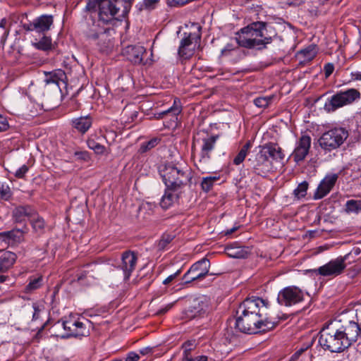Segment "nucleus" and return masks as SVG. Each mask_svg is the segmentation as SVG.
<instances>
[{
  "label": "nucleus",
  "instance_id": "obj_1",
  "mask_svg": "<svg viewBox=\"0 0 361 361\" xmlns=\"http://www.w3.org/2000/svg\"><path fill=\"white\" fill-rule=\"evenodd\" d=\"M237 314L235 327L247 334L269 331L277 324L269 315L268 302L260 298L245 299L239 305Z\"/></svg>",
  "mask_w": 361,
  "mask_h": 361
},
{
  "label": "nucleus",
  "instance_id": "obj_2",
  "mask_svg": "<svg viewBox=\"0 0 361 361\" xmlns=\"http://www.w3.org/2000/svg\"><path fill=\"white\" fill-rule=\"evenodd\" d=\"M266 24L263 22H255L242 28L235 37L237 44L247 49L257 48L261 49L271 43V37L266 35Z\"/></svg>",
  "mask_w": 361,
  "mask_h": 361
},
{
  "label": "nucleus",
  "instance_id": "obj_3",
  "mask_svg": "<svg viewBox=\"0 0 361 361\" xmlns=\"http://www.w3.org/2000/svg\"><path fill=\"white\" fill-rule=\"evenodd\" d=\"M99 21L104 24L114 20L121 21L125 18L131 8L128 0H96Z\"/></svg>",
  "mask_w": 361,
  "mask_h": 361
},
{
  "label": "nucleus",
  "instance_id": "obj_4",
  "mask_svg": "<svg viewBox=\"0 0 361 361\" xmlns=\"http://www.w3.org/2000/svg\"><path fill=\"white\" fill-rule=\"evenodd\" d=\"M90 322L84 317H79L77 314H70L65 319L59 321L54 324V328L62 327L65 331L64 334L57 335L62 338L69 337L87 336L90 334L89 327Z\"/></svg>",
  "mask_w": 361,
  "mask_h": 361
},
{
  "label": "nucleus",
  "instance_id": "obj_5",
  "mask_svg": "<svg viewBox=\"0 0 361 361\" xmlns=\"http://www.w3.org/2000/svg\"><path fill=\"white\" fill-rule=\"evenodd\" d=\"M159 173L168 188L180 189L189 179L188 174L172 164L160 168Z\"/></svg>",
  "mask_w": 361,
  "mask_h": 361
},
{
  "label": "nucleus",
  "instance_id": "obj_6",
  "mask_svg": "<svg viewBox=\"0 0 361 361\" xmlns=\"http://www.w3.org/2000/svg\"><path fill=\"white\" fill-rule=\"evenodd\" d=\"M338 333L337 328L327 327L323 329L320 332L319 343L323 348L334 353L342 352L348 348L341 335Z\"/></svg>",
  "mask_w": 361,
  "mask_h": 361
},
{
  "label": "nucleus",
  "instance_id": "obj_7",
  "mask_svg": "<svg viewBox=\"0 0 361 361\" xmlns=\"http://www.w3.org/2000/svg\"><path fill=\"white\" fill-rule=\"evenodd\" d=\"M361 97L360 92L354 88L339 91L329 97L324 104V109L332 112L344 106L351 104Z\"/></svg>",
  "mask_w": 361,
  "mask_h": 361
},
{
  "label": "nucleus",
  "instance_id": "obj_8",
  "mask_svg": "<svg viewBox=\"0 0 361 361\" xmlns=\"http://www.w3.org/2000/svg\"><path fill=\"white\" fill-rule=\"evenodd\" d=\"M338 334L349 348L353 343L361 337V305L355 310V320L348 321L337 328Z\"/></svg>",
  "mask_w": 361,
  "mask_h": 361
},
{
  "label": "nucleus",
  "instance_id": "obj_9",
  "mask_svg": "<svg viewBox=\"0 0 361 361\" xmlns=\"http://www.w3.org/2000/svg\"><path fill=\"white\" fill-rule=\"evenodd\" d=\"M348 137V132L344 128H334L324 133L319 139L320 147L331 152L339 147Z\"/></svg>",
  "mask_w": 361,
  "mask_h": 361
},
{
  "label": "nucleus",
  "instance_id": "obj_10",
  "mask_svg": "<svg viewBox=\"0 0 361 361\" xmlns=\"http://www.w3.org/2000/svg\"><path fill=\"white\" fill-rule=\"evenodd\" d=\"M209 260L207 257H203L195 262L183 276V283L189 284L194 281H201L209 274Z\"/></svg>",
  "mask_w": 361,
  "mask_h": 361
},
{
  "label": "nucleus",
  "instance_id": "obj_11",
  "mask_svg": "<svg viewBox=\"0 0 361 361\" xmlns=\"http://www.w3.org/2000/svg\"><path fill=\"white\" fill-rule=\"evenodd\" d=\"M219 139V135H209L201 138V147L200 158L195 166L197 169L204 173L206 171V166L209 164L211 159V152L214 149L216 142Z\"/></svg>",
  "mask_w": 361,
  "mask_h": 361
},
{
  "label": "nucleus",
  "instance_id": "obj_12",
  "mask_svg": "<svg viewBox=\"0 0 361 361\" xmlns=\"http://www.w3.org/2000/svg\"><path fill=\"white\" fill-rule=\"evenodd\" d=\"M87 37L90 40L97 42L96 44L99 51L104 54H109L114 49V42L106 30L103 29L97 30L96 25L90 29L87 33Z\"/></svg>",
  "mask_w": 361,
  "mask_h": 361
},
{
  "label": "nucleus",
  "instance_id": "obj_13",
  "mask_svg": "<svg viewBox=\"0 0 361 361\" xmlns=\"http://www.w3.org/2000/svg\"><path fill=\"white\" fill-rule=\"evenodd\" d=\"M196 26L197 32L184 33V37L180 40L178 54L180 57L188 59H190L195 52V49L201 39V26L194 24Z\"/></svg>",
  "mask_w": 361,
  "mask_h": 361
},
{
  "label": "nucleus",
  "instance_id": "obj_14",
  "mask_svg": "<svg viewBox=\"0 0 361 361\" xmlns=\"http://www.w3.org/2000/svg\"><path fill=\"white\" fill-rule=\"evenodd\" d=\"M212 310L211 299L206 295L195 298L190 305L184 311L185 318L192 319L196 317H202Z\"/></svg>",
  "mask_w": 361,
  "mask_h": 361
},
{
  "label": "nucleus",
  "instance_id": "obj_15",
  "mask_svg": "<svg viewBox=\"0 0 361 361\" xmlns=\"http://www.w3.org/2000/svg\"><path fill=\"white\" fill-rule=\"evenodd\" d=\"M347 264L343 256H339L330 260L324 265L311 270V271L324 277H336L344 271Z\"/></svg>",
  "mask_w": 361,
  "mask_h": 361
},
{
  "label": "nucleus",
  "instance_id": "obj_16",
  "mask_svg": "<svg viewBox=\"0 0 361 361\" xmlns=\"http://www.w3.org/2000/svg\"><path fill=\"white\" fill-rule=\"evenodd\" d=\"M304 292L297 286L286 287L279 292L278 302L286 307H291L303 301Z\"/></svg>",
  "mask_w": 361,
  "mask_h": 361
},
{
  "label": "nucleus",
  "instance_id": "obj_17",
  "mask_svg": "<svg viewBox=\"0 0 361 361\" xmlns=\"http://www.w3.org/2000/svg\"><path fill=\"white\" fill-rule=\"evenodd\" d=\"M253 172L261 176H266L272 169V163L261 149L255 159H249Z\"/></svg>",
  "mask_w": 361,
  "mask_h": 361
},
{
  "label": "nucleus",
  "instance_id": "obj_18",
  "mask_svg": "<svg viewBox=\"0 0 361 361\" xmlns=\"http://www.w3.org/2000/svg\"><path fill=\"white\" fill-rule=\"evenodd\" d=\"M312 139L307 135H302L295 142V149L291 154L294 161L299 163L303 161L309 153Z\"/></svg>",
  "mask_w": 361,
  "mask_h": 361
},
{
  "label": "nucleus",
  "instance_id": "obj_19",
  "mask_svg": "<svg viewBox=\"0 0 361 361\" xmlns=\"http://www.w3.org/2000/svg\"><path fill=\"white\" fill-rule=\"evenodd\" d=\"M137 257L135 252L128 250L122 254L121 268L123 271L124 278L128 279L135 269Z\"/></svg>",
  "mask_w": 361,
  "mask_h": 361
},
{
  "label": "nucleus",
  "instance_id": "obj_20",
  "mask_svg": "<svg viewBox=\"0 0 361 361\" xmlns=\"http://www.w3.org/2000/svg\"><path fill=\"white\" fill-rule=\"evenodd\" d=\"M145 53V48L140 45H128L122 50V55L134 64L142 63Z\"/></svg>",
  "mask_w": 361,
  "mask_h": 361
},
{
  "label": "nucleus",
  "instance_id": "obj_21",
  "mask_svg": "<svg viewBox=\"0 0 361 361\" xmlns=\"http://www.w3.org/2000/svg\"><path fill=\"white\" fill-rule=\"evenodd\" d=\"M337 179L338 175L336 173L326 175L318 185L314 194V199L319 200L325 197L333 188Z\"/></svg>",
  "mask_w": 361,
  "mask_h": 361
},
{
  "label": "nucleus",
  "instance_id": "obj_22",
  "mask_svg": "<svg viewBox=\"0 0 361 361\" xmlns=\"http://www.w3.org/2000/svg\"><path fill=\"white\" fill-rule=\"evenodd\" d=\"M180 189L166 188L164 195L160 201V206L164 209L172 207L179 199Z\"/></svg>",
  "mask_w": 361,
  "mask_h": 361
},
{
  "label": "nucleus",
  "instance_id": "obj_23",
  "mask_svg": "<svg viewBox=\"0 0 361 361\" xmlns=\"http://www.w3.org/2000/svg\"><path fill=\"white\" fill-rule=\"evenodd\" d=\"M25 232L20 229H13L9 231L0 233V240L8 245H14L24 240Z\"/></svg>",
  "mask_w": 361,
  "mask_h": 361
},
{
  "label": "nucleus",
  "instance_id": "obj_24",
  "mask_svg": "<svg viewBox=\"0 0 361 361\" xmlns=\"http://www.w3.org/2000/svg\"><path fill=\"white\" fill-rule=\"evenodd\" d=\"M267 157H271L274 161H281L284 159L281 147L276 143L269 142L261 147Z\"/></svg>",
  "mask_w": 361,
  "mask_h": 361
},
{
  "label": "nucleus",
  "instance_id": "obj_25",
  "mask_svg": "<svg viewBox=\"0 0 361 361\" xmlns=\"http://www.w3.org/2000/svg\"><path fill=\"white\" fill-rule=\"evenodd\" d=\"M66 79L65 72L61 69H56L51 72H44V82L46 85L55 84L59 87L61 82Z\"/></svg>",
  "mask_w": 361,
  "mask_h": 361
},
{
  "label": "nucleus",
  "instance_id": "obj_26",
  "mask_svg": "<svg viewBox=\"0 0 361 361\" xmlns=\"http://www.w3.org/2000/svg\"><path fill=\"white\" fill-rule=\"evenodd\" d=\"M17 259L16 255L10 251H6L0 256V273L6 272L10 269Z\"/></svg>",
  "mask_w": 361,
  "mask_h": 361
},
{
  "label": "nucleus",
  "instance_id": "obj_27",
  "mask_svg": "<svg viewBox=\"0 0 361 361\" xmlns=\"http://www.w3.org/2000/svg\"><path fill=\"white\" fill-rule=\"evenodd\" d=\"M34 21L36 25L37 32H44L50 29L53 25L54 19L51 15H42L34 19Z\"/></svg>",
  "mask_w": 361,
  "mask_h": 361
},
{
  "label": "nucleus",
  "instance_id": "obj_28",
  "mask_svg": "<svg viewBox=\"0 0 361 361\" xmlns=\"http://www.w3.org/2000/svg\"><path fill=\"white\" fill-rule=\"evenodd\" d=\"M31 213L32 208L29 206L16 207L12 212L13 219L15 222L22 223L31 214Z\"/></svg>",
  "mask_w": 361,
  "mask_h": 361
},
{
  "label": "nucleus",
  "instance_id": "obj_29",
  "mask_svg": "<svg viewBox=\"0 0 361 361\" xmlns=\"http://www.w3.org/2000/svg\"><path fill=\"white\" fill-rule=\"evenodd\" d=\"M73 126L82 134L85 133L91 127L92 120L90 116H82L72 121Z\"/></svg>",
  "mask_w": 361,
  "mask_h": 361
},
{
  "label": "nucleus",
  "instance_id": "obj_30",
  "mask_svg": "<svg viewBox=\"0 0 361 361\" xmlns=\"http://www.w3.org/2000/svg\"><path fill=\"white\" fill-rule=\"evenodd\" d=\"M252 147L250 141H247L240 149L238 154L233 159V164L236 166L240 165L243 162L247 157L250 149Z\"/></svg>",
  "mask_w": 361,
  "mask_h": 361
},
{
  "label": "nucleus",
  "instance_id": "obj_31",
  "mask_svg": "<svg viewBox=\"0 0 361 361\" xmlns=\"http://www.w3.org/2000/svg\"><path fill=\"white\" fill-rule=\"evenodd\" d=\"M87 144L90 149H92L97 154H104L106 152V147L100 142L93 138H89Z\"/></svg>",
  "mask_w": 361,
  "mask_h": 361
},
{
  "label": "nucleus",
  "instance_id": "obj_32",
  "mask_svg": "<svg viewBox=\"0 0 361 361\" xmlns=\"http://www.w3.org/2000/svg\"><path fill=\"white\" fill-rule=\"evenodd\" d=\"M181 112V108L176 104V101L173 105L166 111L157 113L155 114V118L157 119L162 118L164 116L171 114L173 118L177 120V116Z\"/></svg>",
  "mask_w": 361,
  "mask_h": 361
},
{
  "label": "nucleus",
  "instance_id": "obj_33",
  "mask_svg": "<svg viewBox=\"0 0 361 361\" xmlns=\"http://www.w3.org/2000/svg\"><path fill=\"white\" fill-rule=\"evenodd\" d=\"M219 176L204 177L201 182L202 190L204 192H208L212 189L214 182L219 180Z\"/></svg>",
  "mask_w": 361,
  "mask_h": 361
},
{
  "label": "nucleus",
  "instance_id": "obj_34",
  "mask_svg": "<svg viewBox=\"0 0 361 361\" xmlns=\"http://www.w3.org/2000/svg\"><path fill=\"white\" fill-rule=\"evenodd\" d=\"M227 254L229 257L233 258H245L248 255L247 250L244 247H227L226 248Z\"/></svg>",
  "mask_w": 361,
  "mask_h": 361
},
{
  "label": "nucleus",
  "instance_id": "obj_35",
  "mask_svg": "<svg viewBox=\"0 0 361 361\" xmlns=\"http://www.w3.org/2000/svg\"><path fill=\"white\" fill-rule=\"evenodd\" d=\"M31 225L33 231L37 233V235H42L44 233L45 230V222L44 220L39 216L33 218L31 220Z\"/></svg>",
  "mask_w": 361,
  "mask_h": 361
},
{
  "label": "nucleus",
  "instance_id": "obj_36",
  "mask_svg": "<svg viewBox=\"0 0 361 361\" xmlns=\"http://www.w3.org/2000/svg\"><path fill=\"white\" fill-rule=\"evenodd\" d=\"M42 284V276L30 277L29 283L25 287V291L30 293L38 289Z\"/></svg>",
  "mask_w": 361,
  "mask_h": 361
},
{
  "label": "nucleus",
  "instance_id": "obj_37",
  "mask_svg": "<svg viewBox=\"0 0 361 361\" xmlns=\"http://www.w3.org/2000/svg\"><path fill=\"white\" fill-rule=\"evenodd\" d=\"M345 211L348 213H359L361 212V200H348L345 203Z\"/></svg>",
  "mask_w": 361,
  "mask_h": 361
},
{
  "label": "nucleus",
  "instance_id": "obj_38",
  "mask_svg": "<svg viewBox=\"0 0 361 361\" xmlns=\"http://www.w3.org/2000/svg\"><path fill=\"white\" fill-rule=\"evenodd\" d=\"M8 23L6 18H2L0 21V44H4L8 35Z\"/></svg>",
  "mask_w": 361,
  "mask_h": 361
},
{
  "label": "nucleus",
  "instance_id": "obj_39",
  "mask_svg": "<svg viewBox=\"0 0 361 361\" xmlns=\"http://www.w3.org/2000/svg\"><path fill=\"white\" fill-rule=\"evenodd\" d=\"M12 197V192L9 185L5 182L0 181V198L8 201Z\"/></svg>",
  "mask_w": 361,
  "mask_h": 361
},
{
  "label": "nucleus",
  "instance_id": "obj_40",
  "mask_svg": "<svg viewBox=\"0 0 361 361\" xmlns=\"http://www.w3.org/2000/svg\"><path fill=\"white\" fill-rule=\"evenodd\" d=\"M35 47L39 50L47 51L51 47V39L44 36L39 42L35 43Z\"/></svg>",
  "mask_w": 361,
  "mask_h": 361
},
{
  "label": "nucleus",
  "instance_id": "obj_41",
  "mask_svg": "<svg viewBox=\"0 0 361 361\" xmlns=\"http://www.w3.org/2000/svg\"><path fill=\"white\" fill-rule=\"evenodd\" d=\"M308 189V183L303 181L300 183L298 187L294 190L293 194L298 199H301L307 195V190Z\"/></svg>",
  "mask_w": 361,
  "mask_h": 361
},
{
  "label": "nucleus",
  "instance_id": "obj_42",
  "mask_svg": "<svg viewBox=\"0 0 361 361\" xmlns=\"http://www.w3.org/2000/svg\"><path fill=\"white\" fill-rule=\"evenodd\" d=\"M32 320L36 321L41 317V314L45 312L44 305L41 302H34L32 304Z\"/></svg>",
  "mask_w": 361,
  "mask_h": 361
},
{
  "label": "nucleus",
  "instance_id": "obj_43",
  "mask_svg": "<svg viewBox=\"0 0 361 361\" xmlns=\"http://www.w3.org/2000/svg\"><path fill=\"white\" fill-rule=\"evenodd\" d=\"M361 254V246L357 243L356 245L352 249V250L348 254L343 256L347 264H351L355 262L356 259H353V260H350V258L353 256L358 257Z\"/></svg>",
  "mask_w": 361,
  "mask_h": 361
},
{
  "label": "nucleus",
  "instance_id": "obj_44",
  "mask_svg": "<svg viewBox=\"0 0 361 361\" xmlns=\"http://www.w3.org/2000/svg\"><path fill=\"white\" fill-rule=\"evenodd\" d=\"M274 99V96L257 97L254 100V104L259 108L267 107Z\"/></svg>",
  "mask_w": 361,
  "mask_h": 361
},
{
  "label": "nucleus",
  "instance_id": "obj_45",
  "mask_svg": "<svg viewBox=\"0 0 361 361\" xmlns=\"http://www.w3.org/2000/svg\"><path fill=\"white\" fill-rule=\"evenodd\" d=\"M160 142V139L157 137H154L150 140L143 142L140 147V149L142 152H147L154 147H156Z\"/></svg>",
  "mask_w": 361,
  "mask_h": 361
},
{
  "label": "nucleus",
  "instance_id": "obj_46",
  "mask_svg": "<svg viewBox=\"0 0 361 361\" xmlns=\"http://www.w3.org/2000/svg\"><path fill=\"white\" fill-rule=\"evenodd\" d=\"M195 341H188L182 345L183 350V354L191 355V352L195 349Z\"/></svg>",
  "mask_w": 361,
  "mask_h": 361
},
{
  "label": "nucleus",
  "instance_id": "obj_47",
  "mask_svg": "<svg viewBox=\"0 0 361 361\" xmlns=\"http://www.w3.org/2000/svg\"><path fill=\"white\" fill-rule=\"evenodd\" d=\"M74 156L77 160L89 161L90 160V154L87 151H75Z\"/></svg>",
  "mask_w": 361,
  "mask_h": 361
},
{
  "label": "nucleus",
  "instance_id": "obj_48",
  "mask_svg": "<svg viewBox=\"0 0 361 361\" xmlns=\"http://www.w3.org/2000/svg\"><path fill=\"white\" fill-rule=\"evenodd\" d=\"M28 166L25 164L23 165L15 172V176L18 178H23L28 171Z\"/></svg>",
  "mask_w": 361,
  "mask_h": 361
},
{
  "label": "nucleus",
  "instance_id": "obj_49",
  "mask_svg": "<svg viewBox=\"0 0 361 361\" xmlns=\"http://www.w3.org/2000/svg\"><path fill=\"white\" fill-rule=\"evenodd\" d=\"M314 49V48L308 47L302 50L301 54H302L305 57L310 60L313 59L315 56V51Z\"/></svg>",
  "mask_w": 361,
  "mask_h": 361
},
{
  "label": "nucleus",
  "instance_id": "obj_50",
  "mask_svg": "<svg viewBox=\"0 0 361 361\" xmlns=\"http://www.w3.org/2000/svg\"><path fill=\"white\" fill-rule=\"evenodd\" d=\"M159 0H143V6L147 9H154Z\"/></svg>",
  "mask_w": 361,
  "mask_h": 361
},
{
  "label": "nucleus",
  "instance_id": "obj_51",
  "mask_svg": "<svg viewBox=\"0 0 361 361\" xmlns=\"http://www.w3.org/2000/svg\"><path fill=\"white\" fill-rule=\"evenodd\" d=\"M334 70V66L331 63H326L324 67V74L326 78L329 77Z\"/></svg>",
  "mask_w": 361,
  "mask_h": 361
},
{
  "label": "nucleus",
  "instance_id": "obj_52",
  "mask_svg": "<svg viewBox=\"0 0 361 361\" xmlns=\"http://www.w3.org/2000/svg\"><path fill=\"white\" fill-rule=\"evenodd\" d=\"M307 348L308 346H306L297 350V351L291 356L289 361H296L303 352L307 349Z\"/></svg>",
  "mask_w": 361,
  "mask_h": 361
},
{
  "label": "nucleus",
  "instance_id": "obj_53",
  "mask_svg": "<svg viewBox=\"0 0 361 361\" xmlns=\"http://www.w3.org/2000/svg\"><path fill=\"white\" fill-rule=\"evenodd\" d=\"M8 128L6 118L0 115V132L5 131Z\"/></svg>",
  "mask_w": 361,
  "mask_h": 361
},
{
  "label": "nucleus",
  "instance_id": "obj_54",
  "mask_svg": "<svg viewBox=\"0 0 361 361\" xmlns=\"http://www.w3.org/2000/svg\"><path fill=\"white\" fill-rule=\"evenodd\" d=\"M140 359V356L135 352H130L128 353L126 361H137Z\"/></svg>",
  "mask_w": 361,
  "mask_h": 361
},
{
  "label": "nucleus",
  "instance_id": "obj_55",
  "mask_svg": "<svg viewBox=\"0 0 361 361\" xmlns=\"http://www.w3.org/2000/svg\"><path fill=\"white\" fill-rule=\"evenodd\" d=\"M180 273V270H178L173 274L169 276L164 281L163 283L165 285L169 284L172 281H173Z\"/></svg>",
  "mask_w": 361,
  "mask_h": 361
},
{
  "label": "nucleus",
  "instance_id": "obj_56",
  "mask_svg": "<svg viewBox=\"0 0 361 361\" xmlns=\"http://www.w3.org/2000/svg\"><path fill=\"white\" fill-rule=\"evenodd\" d=\"M23 28L28 31H36L37 32V27L35 21L30 22L28 23L23 24Z\"/></svg>",
  "mask_w": 361,
  "mask_h": 361
},
{
  "label": "nucleus",
  "instance_id": "obj_57",
  "mask_svg": "<svg viewBox=\"0 0 361 361\" xmlns=\"http://www.w3.org/2000/svg\"><path fill=\"white\" fill-rule=\"evenodd\" d=\"M152 352H153V349L151 347H146V348H143L140 350V353L142 355L152 354Z\"/></svg>",
  "mask_w": 361,
  "mask_h": 361
},
{
  "label": "nucleus",
  "instance_id": "obj_58",
  "mask_svg": "<svg viewBox=\"0 0 361 361\" xmlns=\"http://www.w3.org/2000/svg\"><path fill=\"white\" fill-rule=\"evenodd\" d=\"M239 226H233V228H230V229H227L226 231H224V234L225 235H231L232 233H233L235 231H236L238 229Z\"/></svg>",
  "mask_w": 361,
  "mask_h": 361
},
{
  "label": "nucleus",
  "instance_id": "obj_59",
  "mask_svg": "<svg viewBox=\"0 0 361 361\" xmlns=\"http://www.w3.org/2000/svg\"><path fill=\"white\" fill-rule=\"evenodd\" d=\"M352 78L355 80H361V71H355L351 73Z\"/></svg>",
  "mask_w": 361,
  "mask_h": 361
},
{
  "label": "nucleus",
  "instance_id": "obj_60",
  "mask_svg": "<svg viewBox=\"0 0 361 361\" xmlns=\"http://www.w3.org/2000/svg\"><path fill=\"white\" fill-rule=\"evenodd\" d=\"M172 306H173V304H168L165 307L159 310V314H165L172 307Z\"/></svg>",
  "mask_w": 361,
  "mask_h": 361
},
{
  "label": "nucleus",
  "instance_id": "obj_61",
  "mask_svg": "<svg viewBox=\"0 0 361 361\" xmlns=\"http://www.w3.org/2000/svg\"><path fill=\"white\" fill-rule=\"evenodd\" d=\"M195 361H208L209 358L206 355H198L194 357Z\"/></svg>",
  "mask_w": 361,
  "mask_h": 361
},
{
  "label": "nucleus",
  "instance_id": "obj_62",
  "mask_svg": "<svg viewBox=\"0 0 361 361\" xmlns=\"http://www.w3.org/2000/svg\"><path fill=\"white\" fill-rule=\"evenodd\" d=\"M182 361H195L194 357H191V355L183 354Z\"/></svg>",
  "mask_w": 361,
  "mask_h": 361
},
{
  "label": "nucleus",
  "instance_id": "obj_63",
  "mask_svg": "<svg viewBox=\"0 0 361 361\" xmlns=\"http://www.w3.org/2000/svg\"><path fill=\"white\" fill-rule=\"evenodd\" d=\"M189 0H173V3L178 6H182L188 2Z\"/></svg>",
  "mask_w": 361,
  "mask_h": 361
},
{
  "label": "nucleus",
  "instance_id": "obj_64",
  "mask_svg": "<svg viewBox=\"0 0 361 361\" xmlns=\"http://www.w3.org/2000/svg\"><path fill=\"white\" fill-rule=\"evenodd\" d=\"M233 49V47L230 46L229 44H227L226 47H225L222 50L221 53L222 54H226L227 51H229Z\"/></svg>",
  "mask_w": 361,
  "mask_h": 361
}]
</instances>
